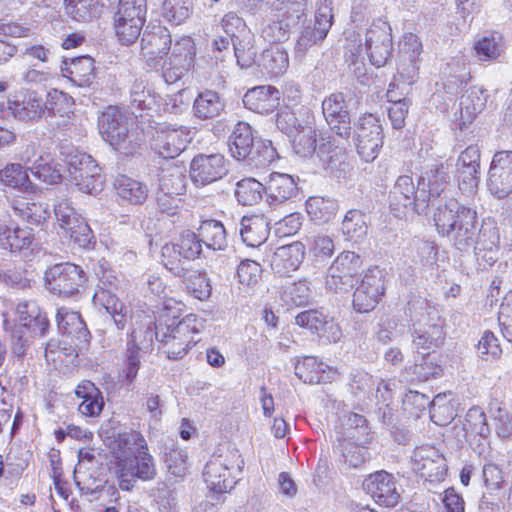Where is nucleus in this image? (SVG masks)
<instances>
[{
  "label": "nucleus",
  "mask_w": 512,
  "mask_h": 512,
  "mask_svg": "<svg viewBox=\"0 0 512 512\" xmlns=\"http://www.w3.org/2000/svg\"><path fill=\"white\" fill-rule=\"evenodd\" d=\"M141 56L153 70H161L167 84L176 83L193 66L195 44L188 37H181L172 45L169 30L161 25H148L141 41Z\"/></svg>",
  "instance_id": "f03ea898"
},
{
  "label": "nucleus",
  "mask_w": 512,
  "mask_h": 512,
  "mask_svg": "<svg viewBox=\"0 0 512 512\" xmlns=\"http://www.w3.org/2000/svg\"><path fill=\"white\" fill-rule=\"evenodd\" d=\"M70 182L80 191L93 194L101 190L102 177L100 167L85 153L71 156L67 162Z\"/></svg>",
  "instance_id": "dca6fc26"
},
{
  "label": "nucleus",
  "mask_w": 512,
  "mask_h": 512,
  "mask_svg": "<svg viewBox=\"0 0 512 512\" xmlns=\"http://www.w3.org/2000/svg\"><path fill=\"white\" fill-rule=\"evenodd\" d=\"M474 49L480 60L496 59L504 49L503 38L498 33L483 36L475 43Z\"/></svg>",
  "instance_id": "13d9d810"
},
{
  "label": "nucleus",
  "mask_w": 512,
  "mask_h": 512,
  "mask_svg": "<svg viewBox=\"0 0 512 512\" xmlns=\"http://www.w3.org/2000/svg\"><path fill=\"white\" fill-rule=\"evenodd\" d=\"M333 455L337 469L343 475L349 476L352 468V441L349 436L337 433Z\"/></svg>",
  "instance_id": "864d4df0"
},
{
  "label": "nucleus",
  "mask_w": 512,
  "mask_h": 512,
  "mask_svg": "<svg viewBox=\"0 0 512 512\" xmlns=\"http://www.w3.org/2000/svg\"><path fill=\"white\" fill-rule=\"evenodd\" d=\"M305 256V246L299 241L278 247L271 259L273 271L281 276L296 271Z\"/></svg>",
  "instance_id": "c85d7f7f"
},
{
  "label": "nucleus",
  "mask_w": 512,
  "mask_h": 512,
  "mask_svg": "<svg viewBox=\"0 0 512 512\" xmlns=\"http://www.w3.org/2000/svg\"><path fill=\"white\" fill-rule=\"evenodd\" d=\"M193 0H164L162 15L170 23L180 25L192 13Z\"/></svg>",
  "instance_id": "5fc2aeb1"
},
{
  "label": "nucleus",
  "mask_w": 512,
  "mask_h": 512,
  "mask_svg": "<svg viewBox=\"0 0 512 512\" xmlns=\"http://www.w3.org/2000/svg\"><path fill=\"white\" fill-rule=\"evenodd\" d=\"M111 454L115 460L114 474L121 490L131 491L137 479L150 481L155 478L154 459L140 433L130 431L118 434L111 444Z\"/></svg>",
  "instance_id": "7ed1b4c3"
},
{
  "label": "nucleus",
  "mask_w": 512,
  "mask_h": 512,
  "mask_svg": "<svg viewBox=\"0 0 512 512\" xmlns=\"http://www.w3.org/2000/svg\"><path fill=\"white\" fill-rule=\"evenodd\" d=\"M191 140L190 128L167 125L155 131L151 140V147L160 157L174 159L187 148Z\"/></svg>",
  "instance_id": "f3484780"
},
{
  "label": "nucleus",
  "mask_w": 512,
  "mask_h": 512,
  "mask_svg": "<svg viewBox=\"0 0 512 512\" xmlns=\"http://www.w3.org/2000/svg\"><path fill=\"white\" fill-rule=\"evenodd\" d=\"M352 257L349 251L340 253L329 268L327 287L334 291H346L352 287Z\"/></svg>",
  "instance_id": "f704fd0d"
},
{
  "label": "nucleus",
  "mask_w": 512,
  "mask_h": 512,
  "mask_svg": "<svg viewBox=\"0 0 512 512\" xmlns=\"http://www.w3.org/2000/svg\"><path fill=\"white\" fill-rule=\"evenodd\" d=\"M116 195L123 201L132 205L143 204L148 197V187L144 182L118 175L113 183Z\"/></svg>",
  "instance_id": "4c0bfd02"
},
{
  "label": "nucleus",
  "mask_w": 512,
  "mask_h": 512,
  "mask_svg": "<svg viewBox=\"0 0 512 512\" xmlns=\"http://www.w3.org/2000/svg\"><path fill=\"white\" fill-rule=\"evenodd\" d=\"M291 139L294 152L301 157H308L317 153L316 132L311 126L302 127Z\"/></svg>",
  "instance_id": "6e6d98bb"
},
{
  "label": "nucleus",
  "mask_w": 512,
  "mask_h": 512,
  "mask_svg": "<svg viewBox=\"0 0 512 512\" xmlns=\"http://www.w3.org/2000/svg\"><path fill=\"white\" fill-rule=\"evenodd\" d=\"M258 66L269 77H278L284 74L289 66L288 53L283 47L272 45L261 53Z\"/></svg>",
  "instance_id": "ea45409f"
},
{
  "label": "nucleus",
  "mask_w": 512,
  "mask_h": 512,
  "mask_svg": "<svg viewBox=\"0 0 512 512\" xmlns=\"http://www.w3.org/2000/svg\"><path fill=\"white\" fill-rule=\"evenodd\" d=\"M362 489L377 504L385 507H395L400 501L397 479L385 470L369 474L362 481Z\"/></svg>",
  "instance_id": "6ab92c4d"
},
{
  "label": "nucleus",
  "mask_w": 512,
  "mask_h": 512,
  "mask_svg": "<svg viewBox=\"0 0 512 512\" xmlns=\"http://www.w3.org/2000/svg\"><path fill=\"white\" fill-rule=\"evenodd\" d=\"M412 470L427 483H440L448 473L443 453L432 445L417 446L411 455Z\"/></svg>",
  "instance_id": "4468645a"
},
{
  "label": "nucleus",
  "mask_w": 512,
  "mask_h": 512,
  "mask_svg": "<svg viewBox=\"0 0 512 512\" xmlns=\"http://www.w3.org/2000/svg\"><path fill=\"white\" fill-rule=\"evenodd\" d=\"M0 181L5 186L19 189L24 192L33 190V184L29 179L27 171L18 163L8 164L1 169Z\"/></svg>",
  "instance_id": "09e8293b"
},
{
  "label": "nucleus",
  "mask_w": 512,
  "mask_h": 512,
  "mask_svg": "<svg viewBox=\"0 0 512 512\" xmlns=\"http://www.w3.org/2000/svg\"><path fill=\"white\" fill-rule=\"evenodd\" d=\"M384 290L383 270L377 266L367 269L354 290V310L360 313L373 310Z\"/></svg>",
  "instance_id": "a211bd4d"
},
{
  "label": "nucleus",
  "mask_w": 512,
  "mask_h": 512,
  "mask_svg": "<svg viewBox=\"0 0 512 512\" xmlns=\"http://www.w3.org/2000/svg\"><path fill=\"white\" fill-rule=\"evenodd\" d=\"M305 206L310 219L317 224L329 222L338 211V204L334 199L319 196L309 197Z\"/></svg>",
  "instance_id": "c03bdc74"
},
{
  "label": "nucleus",
  "mask_w": 512,
  "mask_h": 512,
  "mask_svg": "<svg viewBox=\"0 0 512 512\" xmlns=\"http://www.w3.org/2000/svg\"><path fill=\"white\" fill-rule=\"evenodd\" d=\"M487 99V90L476 86L470 87L461 96V114H466L468 118L473 119L485 108Z\"/></svg>",
  "instance_id": "8fccbe9b"
},
{
  "label": "nucleus",
  "mask_w": 512,
  "mask_h": 512,
  "mask_svg": "<svg viewBox=\"0 0 512 512\" xmlns=\"http://www.w3.org/2000/svg\"><path fill=\"white\" fill-rule=\"evenodd\" d=\"M138 337V331L133 330L131 333V339L127 343L126 361L123 374L128 384H131L135 380L140 368V347L136 345V339H138Z\"/></svg>",
  "instance_id": "680f3d73"
},
{
  "label": "nucleus",
  "mask_w": 512,
  "mask_h": 512,
  "mask_svg": "<svg viewBox=\"0 0 512 512\" xmlns=\"http://www.w3.org/2000/svg\"><path fill=\"white\" fill-rule=\"evenodd\" d=\"M297 193L294 178L285 173L273 172L265 183L266 201L270 206H278Z\"/></svg>",
  "instance_id": "7c9ffc66"
},
{
  "label": "nucleus",
  "mask_w": 512,
  "mask_h": 512,
  "mask_svg": "<svg viewBox=\"0 0 512 512\" xmlns=\"http://www.w3.org/2000/svg\"><path fill=\"white\" fill-rule=\"evenodd\" d=\"M202 245L198 233L185 231L176 242L162 246L161 262L171 273L182 272L190 261L201 255Z\"/></svg>",
  "instance_id": "9b49d317"
},
{
  "label": "nucleus",
  "mask_w": 512,
  "mask_h": 512,
  "mask_svg": "<svg viewBox=\"0 0 512 512\" xmlns=\"http://www.w3.org/2000/svg\"><path fill=\"white\" fill-rule=\"evenodd\" d=\"M265 193V184L255 178H244L236 183L234 191L237 202L243 206L259 203Z\"/></svg>",
  "instance_id": "49530a36"
},
{
  "label": "nucleus",
  "mask_w": 512,
  "mask_h": 512,
  "mask_svg": "<svg viewBox=\"0 0 512 512\" xmlns=\"http://www.w3.org/2000/svg\"><path fill=\"white\" fill-rule=\"evenodd\" d=\"M182 278L187 290L197 299L205 300L211 295V285L205 273L184 267L182 272L173 273Z\"/></svg>",
  "instance_id": "37998d69"
},
{
  "label": "nucleus",
  "mask_w": 512,
  "mask_h": 512,
  "mask_svg": "<svg viewBox=\"0 0 512 512\" xmlns=\"http://www.w3.org/2000/svg\"><path fill=\"white\" fill-rule=\"evenodd\" d=\"M333 141L321 142L318 145L317 157L325 169L335 173L337 178H345L350 172L349 154L347 148Z\"/></svg>",
  "instance_id": "393cba45"
},
{
  "label": "nucleus",
  "mask_w": 512,
  "mask_h": 512,
  "mask_svg": "<svg viewBox=\"0 0 512 512\" xmlns=\"http://www.w3.org/2000/svg\"><path fill=\"white\" fill-rule=\"evenodd\" d=\"M16 314L19 323L26 326L31 334L43 336L49 328L46 314L42 312L35 301L19 302L16 307Z\"/></svg>",
  "instance_id": "72a5a7b5"
},
{
  "label": "nucleus",
  "mask_w": 512,
  "mask_h": 512,
  "mask_svg": "<svg viewBox=\"0 0 512 512\" xmlns=\"http://www.w3.org/2000/svg\"><path fill=\"white\" fill-rule=\"evenodd\" d=\"M311 295V290L308 282L299 280L297 282L287 283L282 287L281 299L289 304L295 306H302L308 303Z\"/></svg>",
  "instance_id": "4d7b16f0"
},
{
  "label": "nucleus",
  "mask_w": 512,
  "mask_h": 512,
  "mask_svg": "<svg viewBox=\"0 0 512 512\" xmlns=\"http://www.w3.org/2000/svg\"><path fill=\"white\" fill-rule=\"evenodd\" d=\"M295 375L304 383L318 384L321 382L324 364L314 356H305L295 362Z\"/></svg>",
  "instance_id": "3c124183"
},
{
  "label": "nucleus",
  "mask_w": 512,
  "mask_h": 512,
  "mask_svg": "<svg viewBox=\"0 0 512 512\" xmlns=\"http://www.w3.org/2000/svg\"><path fill=\"white\" fill-rule=\"evenodd\" d=\"M56 322L59 332L71 337L75 347L81 349L89 343L90 333L79 313L60 308L56 314Z\"/></svg>",
  "instance_id": "bb28decb"
},
{
  "label": "nucleus",
  "mask_w": 512,
  "mask_h": 512,
  "mask_svg": "<svg viewBox=\"0 0 512 512\" xmlns=\"http://www.w3.org/2000/svg\"><path fill=\"white\" fill-rule=\"evenodd\" d=\"M463 430L466 438L489 437L490 428L485 413L479 407H472L466 413Z\"/></svg>",
  "instance_id": "603ef678"
},
{
  "label": "nucleus",
  "mask_w": 512,
  "mask_h": 512,
  "mask_svg": "<svg viewBox=\"0 0 512 512\" xmlns=\"http://www.w3.org/2000/svg\"><path fill=\"white\" fill-rule=\"evenodd\" d=\"M322 110L331 130L349 146L351 117L343 93H333L325 98Z\"/></svg>",
  "instance_id": "5701e85b"
},
{
  "label": "nucleus",
  "mask_w": 512,
  "mask_h": 512,
  "mask_svg": "<svg viewBox=\"0 0 512 512\" xmlns=\"http://www.w3.org/2000/svg\"><path fill=\"white\" fill-rule=\"evenodd\" d=\"M197 233L202 244L208 249L224 250L227 246L226 230L220 221L214 219L201 221Z\"/></svg>",
  "instance_id": "79ce46f5"
},
{
  "label": "nucleus",
  "mask_w": 512,
  "mask_h": 512,
  "mask_svg": "<svg viewBox=\"0 0 512 512\" xmlns=\"http://www.w3.org/2000/svg\"><path fill=\"white\" fill-rule=\"evenodd\" d=\"M144 23L138 20H125L123 17H114L116 35L121 43L129 45L140 35Z\"/></svg>",
  "instance_id": "e2e57ef3"
},
{
  "label": "nucleus",
  "mask_w": 512,
  "mask_h": 512,
  "mask_svg": "<svg viewBox=\"0 0 512 512\" xmlns=\"http://www.w3.org/2000/svg\"><path fill=\"white\" fill-rule=\"evenodd\" d=\"M98 126L103 139L123 155H135L145 143L144 133L117 107L109 106L99 117Z\"/></svg>",
  "instance_id": "20e7f679"
},
{
  "label": "nucleus",
  "mask_w": 512,
  "mask_h": 512,
  "mask_svg": "<svg viewBox=\"0 0 512 512\" xmlns=\"http://www.w3.org/2000/svg\"><path fill=\"white\" fill-rule=\"evenodd\" d=\"M389 206L394 215L400 217L411 208L417 214L426 213L427 199L421 195V187L416 189L412 176L401 175L397 178L389 195Z\"/></svg>",
  "instance_id": "2eb2a0df"
},
{
  "label": "nucleus",
  "mask_w": 512,
  "mask_h": 512,
  "mask_svg": "<svg viewBox=\"0 0 512 512\" xmlns=\"http://www.w3.org/2000/svg\"><path fill=\"white\" fill-rule=\"evenodd\" d=\"M232 58H235L241 68H248L255 63L257 49L250 32L232 38Z\"/></svg>",
  "instance_id": "a18cd8bd"
},
{
  "label": "nucleus",
  "mask_w": 512,
  "mask_h": 512,
  "mask_svg": "<svg viewBox=\"0 0 512 512\" xmlns=\"http://www.w3.org/2000/svg\"><path fill=\"white\" fill-rule=\"evenodd\" d=\"M49 109L43 99L34 91L26 92L21 100L14 101L6 108L0 105V149L10 146L16 141V134L10 126V113L22 121L40 119L45 110Z\"/></svg>",
  "instance_id": "1a4fd4ad"
},
{
  "label": "nucleus",
  "mask_w": 512,
  "mask_h": 512,
  "mask_svg": "<svg viewBox=\"0 0 512 512\" xmlns=\"http://www.w3.org/2000/svg\"><path fill=\"white\" fill-rule=\"evenodd\" d=\"M225 106V100L219 93L207 89L194 99L193 114L200 120L214 119L221 115Z\"/></svg>",
  "instance_id": "58836bf2"
},
{
  "label": "nucleus",
  "mask_w": 512,
  "mask_h": 512,
  "mask_svg": "<svg viewBox=\"0 0 512 512\" xmlns=\"http://www.w3.org/2000/svg\"><path fill=\"white\" fill-rule=\"evenodd\" d=\"M54 215L59 228L63 231L71 229L82 219L67 199H62L54 204Z\"/></svg>",
  "instance_id": "0e129e2a"
},
{
  "label": "nucleus",
  "mask_w": 512,
  "mask_h": 512,
  "mask_svg": "<svg viewBox=\"0 0 512 512\" xmlns=\"http://www.w3.org/2000/svg\"><path fill=\"white\" fill-rule=\"evenodd\" d=\"M145 14L146 0H119L114 17H123L126 21L138 20L144 23Z\"/></svg>",
  "instance_id": "69168bd1"
},
{
  "label": "nucleus",
  "mask_w": 512,
  "mask_h": 512,
  "mask_svg": "<svg viewBox=\"0 0 512 512\" xmlns=\"http://www.w3.org/2000/svg\"><path fill=\"white\" fill-rule=\"evenodd\" d=\"M274 12V19L262 30V36L271 43H281L289 38L290 30L305 16L307 0H267Z\"/></svg>",
  "instance_id": "6e6552de"
},
{
  "label": "nucleus",
  "mask_w": 512,
  "mask_h": 512,
  "mask_svg": "<svg viewBox=\"0 0 512 512\" xmlns=\"http://www.w3.org/2000/svg\"><path fill=\"white\" fill-rule=\"evenodd\" d=\"M244 466V459L234 445L218 448L206 463L203 477L208 488L216 493L231 490L235 483V473L239 474Z\"/></svg>",
  "instance_id": "0eeeda50"
},
{
  "label": "nucleus",
  "mask_w": 512,
  "mask_h": 512,
  "mask_svg": "<svg viewBox=\"0 0 512 512\" xmlns=\"http://www.w3.org/2000/svg\"><path fill=\"white\" fill-rule=\"evenodd\" d=\"M413 321V346L419 351L432 352L441 347L445 340L444 320L436 307L425 299H416L409 303Z\"/></svg>",
  "instance_id": "39448f33"
},
{
  "label": "nucleus",
  "mask_w": 512,
  "mask_h": 512,
  "mask_svg": "<svg viewBox=\"0 0 512 512\" xmlns=\"http://www.w3.org/2000/svg\"><path fill=\"white\" fill-rule=\"evenodd\" d=\"M201 322L194 314H188L179 321L173 319L170 324H155V338L169 359L183 358L196 344L194 335L200 331Z\"/></svg>",
  "instance_id": "423d86ee"
},
{
  "label": "nucleus",
  "mask_w": 512,
  "mask_h": 512,
  "mask_svg": "<svg viewBox=\"0 0 512 512\" xmlns=\"http://www.w3.org/2000/svg\"><path fill=\"white\" fill-rule=\"evenodd\" d=\"M240 226L242 241L249 247H259L268 239L269 222L263 215L244 216Z\"/></svg>",
  "instance_id": "473e14b6"
},
{
  "label": "nucleus",
  "mask_w": 512,
  "mask_h": 512,
  "mask_svg": "<svg viewBox=\"0 0 512 512\" xmlns=\"http://www.w3.org/2000/svg\"><path fill=\"white\" fill-rule=\"evenodd\" d=\"M331 4V0H324L315 13L314 21H307L306 15L302 18L299 23L300 34L295 44L296 57H304L311 47L326 37L333 18Z\"/></svg>",
  "instance_id": "f8f14e48"
},
{
  "label": "nucleus",
  "mask_w": 512,
  "mask_h": 512,
  "mask_svg": "<svg viewBox=\"0 0 512 512\" xmlns=\"http://www.w3.org/2000/svg\"><path fill=\"white\" fill-rule=\"evenodd\" d=\"M244 106L258 114L272 113L279 106L280 92L273 86H257L243 96Z\"/></svg>",
  "instance_id": "c756f323"
},
{
  "label": "nucleus",
  "mask_w": 512,
  "mask_h": 512,
  "mask_svg": "<svg viewBox=\"0 0 512 512\" xmlns=\"http://www.w3.org/2000/svg\"><path fill=\"white\" fill-rule=\"evenodd\" d=\"M34 241V234L29 227H9L0 224V247L11 252L28 249Z\"/></svg>",
  "instance_id": "a19ab883"
},
{
  "label": "nucleus",
  "mask_w": 512,
  "mask_h": 512,
  "mask_svg": "<svg viewBox=\"0 0 512 512\" xmlns=\"http://www.w3.org/2000/svg\"><path fill=\"white\" fill-rule=\"evenodd\" d=\"M98 0H65V12L75 21H88L96 16Z\"/></svg>",
  "instance_id": "052dcab7"
},
{
  "label": "nucleus",
  "mask_w": 512,
  "mask_h": 512,
  "mask_svg": "<svg viewBox=\"0 0 512 512\" xmlns=\"http://www.w3.org/2000/svg\"><path fill=\"white\" fill-rule=\"evenodd\" d=\"M228 171V162L221 153L198 154L190 164L191 179L200 186L220 180Z\"/></svg>",
  "instance_id": "4be33fe9"
},
{
  "label": "nucleus",
  "mask_w": 512,
  "mask_h": 512,
  "mask_svg": "<svg viewBox=\"0 0 512 512\" xmlns=\"http://www.w3.org/2000/svg\"><path fill=\"white\" fill-rule=\"evenodd\" d=\"M480 150L476 145L468 146L461 152L456 163V177L459 188L471 193L479 183Z\"/></svg>",
  "instance_id": "b1692460"
},
{
  "label": "nucleus",
  "mask_w": 512,
  "mask_h": 512,
  "mask_svg": "<svg viewBox=\"0 0 512 512\" xmlns=\"http://www.w3.org/2000/svg\"><path fill=\"white\" fill-rule=\"evenodd\" d=\"M487 188L498 199L512 194V151L503 150L494 154L488 172Z\"/></svg>",
  "instance_id": "aec40b11"
},
{
  "label": "nucleus",
  "mask_w": 512,
  "mask_h": 512,
  "mask_svg": "<svg viewBox=\"0 0 512 512\" xmlns=\"http://www.w3.org/2000/svg\"><path fill=\"white\" fill-rule=\"evenodd\" d=\"M93 303L106 311L118 330L125 328L128 319V307L119 300L115 291L107 288L97 289L93 295Z\"/></svg>",
  "instance_id": "2f4dec72"
},
{
  "label": "nucleus",
  "mask_w": 512,
  "mask_h": 512,
  "mask_svg": "<svg viewBox=\"0 0 512 512\" xmlns=\"http://www.w3.org/2000/svg\"><path fill=\"white\" fill-rule=\"evenodd\" d=\"M94 64V59L88 55L65 59L61 73L78 87H91L96 78Z\"/></svg>",
  "instance_id": "cd10ccee"
},
{
  "label": "nucleus",
  "mask_w": 512,
  "mask_h": 512,
  "mask_svg": "<svg viewBox=\"0 0 512 512\" xmlns=\"http://www.w3.org/2000/svg\"><path fill=\"white\" fill-rule=\"evenodd\" d=\"M382 128L379 120L372 114H365L360 117L357 129V153L365 162L373 161L382 146Z\"/></svg>",
  "instance_id": "412c9836"
},
{
  "label": "nucleus",
  "mask_w": 512,
  "mask_h": 512,
  "mask_svg": "<svg viewBox=\"0 0 512 512\" xmlns=\"http://www.w3.org/2000/svg\"><path fill=\"white\" fill-rule=\"evenodd\" d=\"M295 322L300 327L310 330L312 333L321 334V331L328 324L327 317L319 310H306L299 313Z\"/></svg>",
  "instance_id": "338daca9"
},
{
  "label": "nucleus",
  "mask_w": 512,
  "mask_h": 512,
  "mask_svg": "<svg viewBox=\"0 0 512 512\" xmlns=\"http://www.w3.org/2000/svg\"><path fill=\"white\" fill-rule=\"evenodd\" d=\"M160 192L178 197L185 191V177L173 169L164 173L159 180Z\"/></svg>",
  "instance_id": "774afa93"
},
{
  "label": "nucleus",
  "mask_w": 512,
  "mask_h": 512,
  "mask_svg": "<svg viewBox=\"0 0 512 512\" xmlns=\"http://www.w3.org/2000/svg\"><path fill=\"white\" fill-rule=\"evenodd\" d=\"M255 144L252 127L246 122H238L228 139L231 156L238 161L245 160Z\"/></svg>",
  "instance_id": "e433bc0d"
},
{
  "label": "nucleus",
  "mask_w": 512,
  "mask_h": 512,
  "mask_svg": "<svg viewBox=\"0 0 512 512\" xmlns=\"http://www.w3.org/2000/svg\"><path fill=\"white\" fill-rule=\"evenodd\" d=\"M433 221L438 233L447 237L457 250L467 252L473 247L482 269L497 261L500 237L494 221L484 220L478 228L477 212L454 199L438 204Z\"/></svg>",
  "instance_id": "f257e3e1"
},
{
  "label": "nucleus",
  "mask_w": 512,
  "mask_h": 512,
  "mask_svg": "<svg viewBox=\"0 0 512 512\" xmlns=\"http://www.w3.org/2000/svg\"><path fill=\"white\" fill-rule=\"evenodd\" d=\"M450 181L448 172L444 165L433 164L426 171H424L419 180L418 187H421V195L427 199L428 207L438 206L441 194L445 191Z\"/></svg>",
  "instance_id": "a878e982"
},
{
  "label": "nucleus",
  "mask_w": 512,
  "mask_h": 512,
  "mask_svg": "<svg viewBox=\"0 0 512 512\" xmlns=\"http://www.w3.org/2000/svg\"><path fill=\"white\" fill-rule=\"evenodd\" d=\"M358 43L357 54L364 59L365 54L370 63L376 67L384 66L392 55L393 41L391 27L386 21L378 20L363 33L357 32L354 44Z\"/></svg>",
  "instance_id": "9d476101"
},
{
  "label": "nucleus",
  "mask_w": 512,
  "mask_h": 512,
  "mask_svg": "<svg viewBox=\"0 0 512 512\" xmlns=\"http://www.w3.org/2000/svg\"><path fill=\"white\" fill-rule=\"evenodd\" d=\"M278 157L276 149L271 141H257L251 154L245 159L247 163L255 168H265Z\"/></svg>",
  "instance_id": "bf43d9fd"
},
{
  "label": "nucleus",
  "mask_w": 512,
  "mask_h": 512,
  "mask_svg": "<svg viewBox=\"0 0 512 512\" xmlns=\"http://www.w3.org/2000/svg\"><path fill=\"white\" fill-rule=\"evenodd\" d=\"M409 405H415L416 411L413 413L415 417H419L420 413L426 409L427 406H431L430 408V417L431 420L436 423L437 425H445L448 423V420H441L438 416L445 411L449 410L448 406H439L437 405V401L433 400L432 402L429 401L428 397H426L424 394L419 392H410L409 395L406 396V399L404 400V406L405 409Z\"/></svg>",
  "instance_id": "de8ad7c7"
},
{
  "label": "nucleus",
  "mask_w": 512,
  "mask_h": 512,
  "mask_svg": "<svg viewBox=\"0 0 512 512\" xmlns=\"http://www.w3.org/2000/svg\"><path fill=\"white\" fill-rule=\"evenodd\" d=\"M417 353L413 365L407 368V372L412 375L413 379L428 381L442 374L443 369L439 354L435 351H419Z\"/></svg>",
  "instance_id": "c9c22d12"
},
{
  "label": "nucleus",
  "mask_w": 512,
  "mask_h": 512,
  "mask_svg": "<svg viewBox=\"0 0 512 512\" xmlns=\"http://www.w3.org/2000/svg\"><path fill=\"white\" fill-rule=\"evenodd\" d=\"M85 282L83 269L69 262L55 264L45 271L46 289L60 297H70L79 293Z\"/></svg>",
  "instance_id": "ddd939ff"
}]
</instances>
